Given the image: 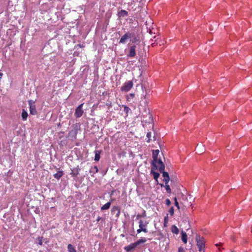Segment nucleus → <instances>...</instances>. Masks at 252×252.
Returning <instances> with one entry per match:
<instances>
[{
	"label": "nucleus",
	"instance_id": "nucleus-1",
	"mask_svg": "<svg viewBox=\"0 0 252 252\" xmlns=\"http://www.w3.org/2000/svg\"><path fill=\"white\" fill-rule=\"evenodd\" d=\"M128 40H130L131 42L135 43L139 41V39L134 32H128L121 37L119 43L126 44Z\"/></svg>",
	"mask_w": 252,
	"mask_h": 252
},
{
	"label": "nucleus",
	"instance_id": "nucleus-2",
	"mask_svg": "<svg viewBox=\"0 0 252 252\" xmlns=\"http://www.w3.org/2000/svg\"><path fill=\"white\" fill-rule=\"evenodd\" d=\"M142 93L141 94V99L143 101L144 103L146 105L148 104V99L150 96L151 91L149 88H148L143 85L141 86Z\"/></svg>",
	"mask_w": 252,
	"mask_h": 252
},
{
	"label": "nucleus",
	"instance_id": "nucleus-3",
	"mask_svg": "<svg viewBox=\"0 0 252 252\" xmlns=\"http://www.w3.org/2000/svg\"><path fill=\"white\" fill-rule=\"evenodd\" d=\"M152 164L156 168V169H158L159 171L164 170L165 166L161 159H158V158H157V160L156 161H154V159H153Z\"/></svg>",
	"mask_w": 252,
	"mask_h": 252
},
{
	"label": "nucleus",
	"instance_id": "nucleus-4",
	"mask_svg": "<svg viewBox=\"0 0 252 252\" xmlns=\"http://www.w3.org/2000/svg\"><path fill=\"white\" fill-rule=\"evenodd\" d=\"M196 241L197 242V246L199 251L201 252L204 250L205 246V241L203 237L200 236H197L196 237Z\"/></svg>",
	"mask_w": 252,
	"mask_h": 252
},
{
	"label": "nucleus",
	"instance_id": "nucleus-5",
	"mask_svg": "<svg viewBox=\"0 0 252 252\" xmlns=\"http://www.w3.org/2000/svg\"><path fill=\"white\" fill-rule=\"evenodd\" d=\"M133 86L132 81H129L125 82L121 88V90L122 92H128L130 90Z\"/></svg>",
	"mask_w": 252,
	"mask_h": 252
},
{
	"label": "nucleus",
	"instance_id": "nucleus-6",
	"mask_svg": "<svg viewBox=\"0 0 252 252\" xmlns=\"http://www.w3.org/2000/svg\"><path fill=\"white\" fill-rule=\"evenodd\" d=\"M28 103L30 106V114L32 115H35L37 113L36 107L34 101L32 100H29Z\"/></svg>",
	"mask_w": 252,
	"mask_h": 252
},
{
	"label": "nucleus",
	"instance_id": "nucleus-7",
	"mask_svg": "<svg viewBox=\"0 0 252 252\" xmlns=\"http://www.w3.org/2000/svg\"><path fill=\"white\" fill-rule=\"evenodd\" d=\"M83 104H84L83 103L80 104L75 109L74 115L76 118H80L82 116L83 113Z\"/></svg>",
	"mask_w": 252,
	"mask_h": 252
},
{
	"label": "nucleus",
	"instance_id": "nucleus-8",
	"mask_svg": "<svg viewBox=\"0 0 252 252\" xmlns=\"http://www.w3.org/2000/svg\"><path fill=\"white\" fill-rule=\"evenodd\" d=\"M137 247V245L134 242L125 247L124 249L126 252H130L134 250Z\"/></svg>",
	"mask_w": 252,
	"mask_h": 252
},
{
	"label": "nucleus",
	"instance_id": "nucleus-9",
	"mask_svg": "<svg viewBox=\"0 0 252 252\" xmlns=\"http://www.w3.org/2000/svg\"><path fill=\"white\" fill-rule=\"evenodd\" d=\"M135 49V45L131 46L129 48V53L127 55V57L130 58L134 57L136 55Z\"/></svg>",
	"mask_w": 252,
	"mask_h": 252
},
{
	"label": "nucleus",
	"instance_id": "nucleus-10",
	"mask_svg": "<svg viewBox=\"0 0 252 252\" xmlns=\"http://www.w3.org/2000/svg\"><path fill=\"white\" fill-rule=\"evenodd\" d=\"M149 222L147 221H143L140 220L139 221V227L142 229H147V225Z\"/></svg>",
	"mask_w": 252,
	"mask_h": 252
},
{
	"label": "nucleus",
	"instance_id": "nucleus-11",
	"mask_svg": "<svg viewBox=\"0 0 252 252\" xmlns=\"http://www.w3.org/2000/svg\"><path fill=\"white\" fill-rule=\"evenodd\" d=\"M160 173H162V176L163 177V181L164 182H169V176L168 173L167 172H165L164 170L162 171H159Z\"/></svg>",
	"mask_w": 252,
	"mask_h": 252
},
{
	"label": "nucleus",
	"instance_id": "nucleus-12",
	"mask_svg": "<svg viewBox=\"0 0 252 252\" xmlns=\"http://www.w3.org/2000/svg\"><path fill=\"white\" fill-rule=\"evenodd\" d=\"M181 235H182V240L185 244H187V241H188V237H187L186 232L184 231H182Z\"/></svg>",
	"mask_w": 252,
	"mask_h": 252
},
{
	"label": "nucleus",
	"instance_id": "nucleus-13",
	"mask_svg": "<svg viewBox=\"0 0 252 252\" xmlns=\"http://www.w3.org/2000/svg\"><path fill=\"white\" fill-rule=\"evenodd\" d=\"M63 175V171H59L56 173L54 174L53 176L55 178L57 179H60Z\"/></svg>",
	"mask_w": 252,
	"mask_h": 252
},
{
	"label": "nucleus",
	"instance_id": "nucleus-14",
	"mask_svg": "<svg viewBox=\"0 0 252 252\" xmlns=\"http://www.w3.org/2000/svg\"><path fill=\"white\" fill-rule=\"evenodd\" d=\"M118 15L119 17H125L128 15V12L125 10H121L120 12H119Z\"/></svg>",
	"mask_w": 252,
	"mask_h": 252
},
{
	"label": "nucleus",
	"instance_id": "nucleus-15",
	"mask_svg": "<svg viewBox=\"0 0 252 252\" xmlns=\"http://www.w3.org/2000/svg\"><path fill=\"white\" fill-rule=\"evenodd\" d=\"M171 232L174 233V234H179V229L178 228V227L175 225H173L171 226Z\"/></svg>",
	"mask_w": 252,
	"mask_h": 252
},
{
	"label": "nucleus",
	"instance_id": "nucleus-16",
	"mask_svg": "<svg viewBox=\"0 0 252 252\" xmlns=\"http://www.w3.org/2000/svg\"><path fill=\"white\" fill-rule=\"evenodd\" d=\"M100 153H101L100 151H99V150H95L94 151V153H95L94 160L98 161L99 160Z\"/></svg>",
	"mask_w": 252,
	"mask_h": 252
},
{
	"label": "nucleus",
	"instance_id": "nucleus-17",
	"mask_svg": "<svg viewBox=\"0 0 252 252\" xmlns=\"http://www.w3.org/2000/svg\"><path fill=\"white\" fill-rule=\"evenodd\" d=\"M159 153V151L158 150H154L153 151V159H154V161H156V160H157V158H158V156Z\"/></svg>",
	"mask_w": 252,
	"mask_h": 252
},
{
	"label": "nucleus",
	"instance_id": "nucleus-18",
	"mask_svg": "<svg viewBox=\"0 0 252 252\" xmlns=\"http://www.w3.org/2000/svg\"><path fill=\"white\" fill-rule=\"evenodd\" d=\"M28 116V114L27 111H26L25 109H23L22 112V120L23 121H26L27 119Z\"/></svg>",
	"mask_w": 252,
	"mask_h": 252
},
{
	"label": "nucleus",
	"instance_id": "nucleus-19",
	"mask_svg": "<svg viewBox=\"0 0 252 252\" xmlns=\"http://www.w3.org/2000/svg\"><path fill=\"white\" fill-rule=\"evenodd\" d=\"M42 239H43L42 237H38L35 239V243L37 245L41 246L43 243Z\"/></svg>",
	"mask_w": 252,
	"mask_h": 252
},
{
	"label": "nucleus",
	"instance_id": "nucleus-20",
	"mask_svg": "<svg viewBox=\"0 0 252 252\" xmlns=\"http://www.w3.org/2000/svg\"><path fill=\"white\" fill-rule=\"evenodd\" d=\"M111 205V202H108L101 207V210H108Z\"/></svg>",
	"mask_w": 252,
	"mask_h": 252
},
{
	"label": "nucleus",
	"instance_id": "nucleus-21",
	"mask_svg": "<svg viewBox=\"0 0 252 252\" xmlns=\"http://www.w3.org/2000/svg\"><path fill=\"white\" fill-rule=\"evenodd\" d=\"M67 249L69 252H77L75 247L71 244H68Z\"/></svg>",
	"mask_w": 252,
	"mask_h": 252
},
{
	"label": "nucleus",
	"instance_id": "nucleus-22",
	"mask_svg": "<svg viewBox=\"0 0 252 252\" xmlns=\"http://www.w3.org/2000/svg\"><path fill=\"white\" fill-rule=\"evenodd\" d=\"M151 173L153 175L154 178L156 180H158L160 176L158 173L154 171L153 169H152Z\"/></svg>",
	"mask_w": 252,
	"mask_h": 252
},
{
	"label": "nucleus",
	"instance_id": "nucleus-23",
	"mask_svg": "<svg viewBox=\"0 0 252 252\" xmlns=\"http://www.w3.org/2000/svg\"><path fill=\"white\" fill-rule=\"evenodd\" d=\"M146 241H147V240L145 238H142L140 239L139 240H138V241H137L136 242H135V243L136 245H137V246H138L139 245H140L142 243H144Z\"/></svg>",
	"mask_w": 252,
	"mask_h": 252
},
{
	"label": "nucleus",
	"instance_id": "nucleus-24",
	"mask_svg": "<svg viewBox=\"0 0 252 252\" xmlns=\"http://www.w3.org/2000/svg\"><path fill=\"white\" fill-rule=\"evenodd\" d=\"M165 185L164 187L166 190V191L168 193H170L171 192V190L169 185H168V182H165Z\"/></svg>",
	"mask_w": 252,
	"mask_h": 252
},
{
	"label": "nucleus",
	"instance_id": "nucleus-25",
	"mask_svg": "<svg viewBox=\"0 0 252 252\" xmlns=\"http://www.w3.org/2000/svg\"><path fill=\"white\" fill-rule=\"evenodd\" d=\"M91 173L93 174H95L98 172V168L96 166H94L93 167H92L90 170Z\"/></svg>",
	"mask_w": 252,
	"mask_h": 252
},
{
	"label": "nucleus",
	"instance_id": "nucleus-26",
	"mask_svg": "<svg viewBox=\"0 0 252 252\" xmlns=\"http://www.w3.org/2000/svg\"><path fill=\"white\" fill-rule=\"evenodd\" d=\"M142 231L145 232V233H147L148 232V229H142V228H141L140 227H139V229H138L137 230V232L138 234L141 233Z\"/></svg>",
	"mask_w": 252,
	"mask_h": 252
},
{
	"label": "nucleus",
	"instance_id": "nucleus-27",
	"mask_svg": "<svg viewBox=\"0 0 252 252\" xmlns=\"http://www.w3.org/2000/svg\"><path fill=\"white\" fill-rule=\"evenodd\" d=\"M174 200L175 201V206L177 207L178 209H180V206H179V203H178V202L177 201V198L176 197H175L174 198Z\"/></svg>",
	"mask_w": 252,
	"mask_h": 252
},
{
	"label": "nucleus",
	"instance_id": "nucleus-28",
	"mask_svg": "<svg viewBox=\"0 0 252 252\" xmlns=\"http://www.w3.org/2000/svg\"><path fill=\"white\" fill-rule=\"evenodd\" d=\"M170 215L172 216L174 214V209L173 207H171L169 210Z\"/></svg>",
	"mask_w": 252,
	"mask_h": 252
},
{
	"label": "nucleus",
	"instance_id": "nucleus-29",
	"mask_svg": "<svg viewBox=\"0 0 252 252\" xmlns=\"http://www.w3.org/2000/svg\"><path fill=\"white\" fill-rule=\"evenodd\" d=\"M115 210H117L118 211V213L117 214V216H119V214H120V210L119 209H118V208L117 207H114L112 209V211H114Z\"/></svg>",
	"mask_w": 252,
	"mask_h": 252
},
{
	"label": "nucleus",
	"instance_id": "nucleus-30",
	"mask_svg": "<svg viewBox=\"0 0 252 252\" xmlns=\"http://www.w3.org/2000/svg\"><path fill=\"white\" fill-rule=\"evenodd\" d=\"M147 137L148 138V140H147V142H150V138L151 137V133L150 132H149L147 133L146 135Z\"/></svg>",
	"mask_w": 252,
	"mask_h": 252
},
{
	"label": "nucleus",
	"instance_id": "nucleus-31",
	"mask_svg": "<svg viewBox=\"0 0 252 252\" xmlns=\"http://www.w3.org/2000/svg\"><path fill=\"white\" fill-rule=\"evenodd\" d=\"M165 204L167 206H169L171 204V201L169 199H166L165 200Z\"/></svg>",
	"mask_w": 252,
	"mask_h": 252
},
{
	"label": "nucleus",
	"instance_id": "nucleus-32",
	"mask_svg": "<svg viewBox=\"0 0 252 252\" xmlns=\"http://www.w3.org/2000/svg\"><path fill=\"white\" fill-rule=\"evenodd\" d=\"M199 148H202V150L201 151H199V152H203V150H204V148H203V146H202L201 145H197V147H196V150H198V149H199Z\"/></svg>",
	"mask_w": 252,
	"mask_h": 252
},
{
	"label": "nucleus",
	"instance_id": "nucleus-33",
	"mask_svg": "<svg viewBox=\"0 0 252 252\" xmlns=\"http://www.w3.org/2000/svg\"><path fill=\"white\" fill-rule=\"evenodd\" d=\"M178 252H184V248L182 247H180L178 249Z\"/></svg>",
	"mask_w": 252,
	"mask_h": 252
},
{
	"label": "nucleus",
	"instance_id": "nucleus-34",
	"mask_svg": "<svg viewBox=\"0 0 252 252\" xmlns=\"http://www.w3.org/2000/svg\"><path fill=\"white\" fill-rule=\"evenodd\" d=\"M142 217H145L146 216V212L145 211H144L142 215H141Z\"/></svg>",
	"mask_w": 252,
	"mask_h": 252
},
{
	"label": "nucleus",
	"instance_id": "nucleus-35",
	"mask_svg": "<svg viewBox=\"0 0 252 252\" xmlns=\"http://www.w3.org/2000/svg\"><path fill=\"white\" fill-rule=\"evenodd\" d=\"M149 120L150 121L152 119V115L148 113Z\"/></svg>",
	"mask_w": 252,
	"mask_h": 252
},
{
	"label": "nucleus",
	"instance_id": "nucleus-36",
	"mask_svg": "<svg viewBox=\"0 0 252 252\" xmlns=\"http://www.w3.org/2000/svg\"><path fill=\"white\" fill-rule=\"evenodd\" d=\"M167 218H168L167 216L164 218V223H166V222L167 221Z\"/></svg>",
	"mask_w": 252,
	"mask_h": 252
},
{
	"label": "nucleus",
	"instance_id": "nucleus-37",
	"mask_svg": "<svg viewBox=\"0 0 252 252\" xmlns=\"http://www.w3.org/2000/svg\"><path fill=\"white\" fill-rule=\"evenodd\" d=\"M140 217H141V215L138 214V215L136 216V219H139Z\"/></svg>",
	"mask_w": 252,
	"mask_h": 252
},
{
	"label": "nucleus",
	"instance_id": "nucleus-38",
	"mask_svg": "<svg viewBox=\"0 0 252 252\" xmlns=\"http://www.w3.org/2000/svg\"><path fill=\"white\" fill-rule=\"evenodd\" d=\"M100 219H101V218H100L99 216H98V217L97 218V219H96V221H97V222H98V221L100 220Z\"/></svg>",
	"mask_w": 252,
	"mask_h": 252
},
{
	"label": "nucleus",
	"instance_id": "nucleus-39",
	"mask_svg": "<svg viewBox=\"0 0 252 252\" xmlns=\"http://www.w3.org/2000/svg\"><path fill=\"white\" fill-rule=\"evenodd\" d=\"M2 76V73L0 72V79L1 78Z\"/></svg>",
	"mask_w": 252,
	"mask_h": 252
},
{
	"label": "nucleus",
	"instance_id": "nucleus-40",
	"mask_svg": "<svg viewBox=\"0 0 252 252\" xmlns=\"http://www.w3.org/2000/svg\"><path fill=\"white\" fill-rule=\"evenodd\" d=\"M163 184H161V187H163Z\"/></svg>",
	"mask_w": 252,
	"mask_h": 252
},
{
	"label": "nucleus",
	"instance_id": "nucleus-41",
	"mask_svg": "<svg viewBox=\"0 0 252 252\" xmlns=\"http://www.w3.org/2000/svg\"><path fill=\"white\" fill-rule=\"evenodd\" d=\"M203 252H204V251H203Z\"/></svg>",
	"mask_w": 252,
	"mask_h": 252
}]
</instances>
